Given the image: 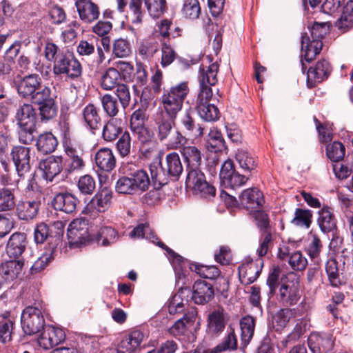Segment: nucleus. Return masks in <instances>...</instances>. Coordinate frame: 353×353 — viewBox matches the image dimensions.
Returning a JSON list of instances; mask_svg holds the SVG:
<instances>
[{"label":"nucleus","mask_w":353,"mask_h":353,"mask_svg":"<svg viewBox=\"0 0 353 353\" xmlns=\"http://www.w3.org/2000/svg\"><path fill=\"white\" fill-rule=\"evenodd\" d=\"M235 158L243 173L236 170L232 160L225 161L219 174L221 185L225 188L235 190L244 185L249 180L250 174L256 167L254 157L245 150H238Z\"/></svg>","instance_id":"1"},{"label":"nucleus","mask_w":353,"mask_h":353,"mask_svg":"<svg viewBox=\"0 0 353 353\" xmlns=\"http://www.w3.org/2000/svg\"><path fill=\"white\" fill-rule=\"evenodd\" d=\"M155 132L157 139L170 150H181L185 145L188 139L179 130H175V119L165 115L163 112L157 114L155 118Z\"/></svg>","instance_id":"2"},{"label":"nucleus","mask_w":353,"mask_h":353,"mask_svg":"<svg viewBox=\"0 0 353 353\" xmlns=\"http://www.w3.org/2000/svg\"><path fill=\"white\" fill-rule=\"evenodd\" d=\"M14 120L17 126L19 140L23 144H30L34 139L37 110L32 103H22L16 109Z\"/></svg>","instance_id":"3"},{"label":"nucleus","mask_w":353,"mask_h":353,"mask_svg":"<svg viewBox=\"0 0 353 353\" xmlns=\"http://www.w3.org/2000/svg\"><path fill=\"white\" fill-rule=\"evenodd\" d=\"M52 72L55 77L64 75L68 79L74 80L81 76L82 67L73 52L68 50L52 65Z\"/></svg>","instance_id":"4"},{"label":"nucleus","mask_w":353,"mask_h":353,"mask_svg":"<svg viewBox=\"0 0 353 353\" xmlns=\"http://www.w3.org/2000/svg\"><path fill=\"white\" fill-rule=\"evenodd\" d=\"M185 183L192 188L195 195L201 198L210 199L216 194V188L206 181L205 174L200 170H190L187 174Z\"/></svg>","instance_id":"5"},{"label":"nucleus","mask_w":353,"mask_h":353,"mask_svg":"<svg viewBox=\"0 0 353 353\" xmlns=\"http://www.w3.org/2000/svg\"><path fill=\"white\" fill-rule=\"evenodd\" d=\"M46 326L41 307L32 305L25 307L21 314V327L26 334H34Z\"/></svg>","instance_id":"6"},{"label":"nucleus","mask_w":353,"mask_h":353,"mask_svg":"<svg viewBox=\"0 0 353 353\" xmlns=\"http://www.w3.org/2000/svg\"><path fill=\"white\" fill-rule=\"evenodd\" d=\"M77 52L83 57H90L93 55L90 63L93 68H99L105 59L103 50L99 45V39L94 37L86 40H81L77 46Z\"/></svg>","instance_id":"7"},{"label":"nucleus","mask_w":353,"mask_h":353,"mask_svg":"<svg viewBox=\"0 0 353 353\" xmlns=\"http://www.w3.org/2000/svg\"><path fill=\"white\" fill-rule=\"evenodd\" d=\"M41 206V197L26 196L17 202L15 215L20 221H32L38 217Z\"/></svg>","instance_id":"8"},{"label":"nucleus","mask_w":353,"mask_h":353,"mask_svg":"<svg viewBox=\"0 0 353 353\" xmlns=\"http://www.w3.org/2000/svg\"><path fill=\"white\" fill-rule=\"evenodd\" d=\"M32 148L24 146H15L12 148L11 155L16 167L17 172L20 178L29 176L28 181L33 180L30 171V158Z\"/></svg>","instance_id":"9"},{"label":"nucleus","mask_w":353,"mask_h":353,"mask_svg":"<svg viewBox=\"0 0 353 353\" xmlns=\"http://www.w3.org/2000/svg\"><path fill=\"white\" fill-rule=\"evenodd\" d=\"M212 94L210 92L198 93L196 109L200 117L206 121H215L219 119L220 112L214 104L210 103Z\"/></svg>","instance_id":"10"},{"label":"nucleus","mask_w":353,"mask_h":353,"mask_svg":"<svg viewBox=\"0 0 353 353\" xmlns=\"http://www.w3.org/2000/svg\"><path fill=\"white\" fill-rule=\"evenodd\" d=\"M301 298L298 281H287L281 283L276 299L279 303L285 307L294 305Z\"/></svg>","instance_id":"11"},{"label":"nucleus","mask_w":353,"mask_h":353,"mask_svg":"<svg viewBox=\"0 0 353 353\" xmlns=\"http://www.w3.org/2000/svg\"><path fill=\"white\" fill-rule=\"evenodd\" d=\"M65 339L64 331L52 325H46L37 339L39 345L50 350L63 343Z\"/></svg>","instance_id":"12"},{"label":"nucleus","mask_w":353,"mask_h":353,"mask_svg":"<svg viewBox=\"0 0 353 353\" xmlns=\"http://www.w3.org/2000/svg\"><path fill=\"white\" fill-rule=\"evenodd\" d=\"M69 242L72 245H79L88 238V223L83 217L74 219L69 225L67 232Z\"/></svg>","instance_id":"13"},{"label":"nucleus","mask_w":353,"mask_h":353,"mask_svg":"<svg viewBox=\"0 0 353 353\" xmlns=\"http://www.w3.org/2000/svg\"><path fill=\"white\" fill-rule=\"evenodd\" d=\"M332 72V66L326 59L319 61L314 65L310 66L307 73V85L314 88L317 83L327 79Z\"/></svg>","instance_id":"14"},{"label":"nucleus","mask_w":353,"mask_h":353,"mask_svg":"<svg viewBox=\"0 0 353 353\" xmlns=\"http://www.w3.org/2000/svg\"><path fill=\"white\" fill-rule=\"evenodd\" d=\"M41 83L42 79L38 74H29L15 81L19 95L24 99H30Z\"/></svg>","instance_id":"15"},{"label":"nucleus","mask_w":353,"mask_h":353,"mask_svg":"<svg viewBox=\"0 0 353 353\" xmlns=\"http://www.w3.org/2000/svg\"><path fill=\"white\" fill-rule=\"evenodd\" d=\"M219 65L215 62L210 64L209 66L199 68V93L210 92L212 94L211 87L214 85L217 81V74Z\"/></svg>","instance_id":"16"},{"label":"nucleus","mask_w":353,"mask_h":353,"mask_svg":"<svg viewBox=\"0 0 353 353\" xmlns=\"http://www.w3.org/2000/svg\"><path fill=\"white\" fill-rule=\"evenodd\" d=\"M75 7L79 19L85 23H92L99 17V6L92 0H77Z\"/></svg>","instance_id":"17"},{"label":"nucleus","mask_w":353,"mask_h":353,"mask_svg":"<svg viewBox=\"0 0 353 353\" xmlns=\"http://www.w3.org/2000/svg\"><path fill=\"white\" fill-rule=\"evenodd\" d=\"M263 267V260L250 261L239 267V276L241 283L243 285H250L254 283L259 276Z\"/></svg>","instance_id":"18"},{"label":"nucleus","mask_w":353,"mask_h":353,"mask_svg":"<svg viewBox=\"0 0 353 353\" xmlns=\"http://www.w3.org/2000/svg\"><path fill=\"white\" fill-rule=\"evenodd\" d=\"M39 169L42 177L46 181H52L63 170V158L61 156H50L39 163Z\"/></svg>","instance_id":"19"},{"label":"nucleus","mask_w":353,"mask_h":353,"mask_svg":"<svg viewBox=\"0 0 353 353\" xmlns=\"http://www.w3.org/2000/svg\"><path fill=\"white\" fill-rule=\"evenodd\" d=\"M79 203L78 198L68 192L57 194L52 201V207L55 210L66 214L74 212Z\"/></svg>","instance_id":"20"},{"label":"nucleus","mask_w":353,"mask_h":353,"mask_svg":"<svg viewBox=\"0 0 353 353\" xmlns=\"http://www.w3.org/2000/svg\"><path fill=\"white\" fill-rule=\"evenodd\" d=\"M239 203L243 208L253 210L262 206L263 194L256 188L244 190L239 196Z\"/></svg>","instance_id":"21"},{"label":"nucleus","mask_w":353,"mask_h":353,"mask_svg":"<svg viewBox=\"0 0 353 353\" xmlns=\"http://www.w3.org/2000/svg\"><path fill=\"white\" fill-rule=\"evenodd\" d=\"M192 299L196 304L203 305L214 297V292L212 284L202 280L195 281L193 285Z\"/></svg>","instance_id":"22"},{"label":"nucleus","mask_w":353,"mask_h":353,"mask_svg":"<svg viewBox=\"0 0 353 353\" xmlns=\"http://www.w3.org/2000/svg\"><path fill=\"white\" fill-rule=\"evenodd\" d=\"M179 123L182 134L186 137L198 138L203 135V128L198 124L191 114L185 112L180 117Z\"/></svg>","instance_id":"23"},{"label":"nucleus","mask_w":353,"mask_h":353,"mask_svg":"<svg viewBox=\"0 0 353 353\" xmlns=\"http://www.w3.org/2000/svg\"><path fill=\"white\" fill-rule=\"evenodd\" d=\"M159 48V35L154 34L140 41L137 52L142 59L150 60L158 52Z\"/></svg>","instance_id":"24"},{"label":"nucleus","mask_w":353,"mask_h":353,"mask_svg":"<svg viewBox=\"0 0 353 353\" xmlns=\"http://www.w3.org/2000/svg\"><path fill=\"white\" fill-rule=\"evenodd\" d=\"M144 334L140 330H134L125 336L117 347L118 353H134L141 345Z\"/></svg>","instance_id":"25"},{"label":"nucleus","mask_w":353,"mask_h":353,"mask_svg":"<svg viewBox=\"0 0 353 353\" xmlns=\"http://www.w3.org/2000/svg\"><path fill=\"white\" fill-rule=\"evenodd\" d=\"M26 235L23 232L13 233L7 243L6 252L10 258L20 256L27 245Z\"/></svg>","instance_id":"26"},{"label":"nucleus","mask_w":353,"mask_h":353,"mask_svg":"<svg viewBox=\"0 0 353 353\" xmlns=\"http://www.w3.org/2000/svg\"><path fill=\"white\" fill-rule=\"evenodd\" d=\"M307 343L313 353H327L332 350L334 345L330 337L316 333L310 335Z\"/></svg>","instance_id":"27"},{"label":"nucleus","mask_w":353,"mask_h":353,"mask_svg":"<svg viewBox=\"0 0 353 353\" xmlns=\"http://www.w3.org/2000/svg\"><path fill=\"white\" fill-rule=\"evenodd\" d=\"M112 199V191L103 188L93 196L87 208H94L99 212H104L110 207Z\"/></svg>","instance_id":"28"},{"label":"nucleus","mask_w":353,"mask_h":353,"mask_svg":"<svg viewBox=\"0 0 353 353\" xmlns=\"http://www.w3.org/2000/svg\"><path fill=\"white\" fill-rule=\"evenodd\" d=\"M225 324L224 310L219 307L208 315L207 332L211 335L219 334L223 331Z\"/></svg>","instance_id":"29"},{"label":"nucleus","mask_w":353,"mask_h":353,"mask_svg":"<svg viewBox=\"0 0 353 353\" xmlns=\"http://www.w3.org/2000/svg\"><path fill=\"white\" fill-rule=\"evenodd\" d=\"M96 165L102 171L110 172L116 165V159L112 150L108 148L99 149L95 154Z\"/></svg>","instance_id":"30"},{"label":"nucleus","mask_w":353,"mask_h":353,"mask_svg":"<svg viewBox=\"0 0 353 353\" xmlns=\"http://www.w3.org/2000/svg\"><path fill=\"white\" fill-rule=\"evenodd\" d=\"M181 153L187 163L188 173L190 170H199L202 161L201 150L194 145H183L181 148Z\"/></svg>","instance_id":"31"},{"label":"nucleus","mask_w":353,"mask_h":353,"mask_svg":"<svg viewBox=\"0 0 353 353\" xmlns=\"http://www.w3.org/2000/svg\"><path fill=\"white\" fill-rule=\"evenodd\" d=\"M83 121L90 130L94 132L98 129L101 121L99 108L92 103H88L82 110Z\"/></svg>","instance_id":"32"},{"label":"nucleus","mask_w":353,"mask_h":353,"mask_svg":"<svg viewBox=\"0 0 353 353\" xmlns=\"http://www.w3.org/2000/svg\"><path fill=\"white\" fill-rule=\"evenodd\" d=\"M65 152L68 157L65 171L68 174H71L82 170L85 167V163L77 150L72 147H67Z\"/></svg>","instance_id":"33"},{"label":"nucleus","mask_w":353,"mask_h":353,"mask_svg":"<svg viewBox=\"0 0 353 353\" xmlns=\"http://www.w3.org/2000/svg\"><path fill=\"white\" fill-rule=\"evenodd\" d=\"M23 266L21 260H10L0 265V276L6 281L13 280L21 273Z\"/></svg>","instance_id":"34"},{"label":"nucleus","mask_w":353,"mask_h":353,"mask_svg":"<svg viewBox=\"0 0 353 353\" xmlns=\"http://www.w3.org/2000/svg\"><path fill=\"white\" fill-rule=\"evenodd\" d=\"M161 101L165 112L164 113L165 115L170 119H175L183 103L164 90L161 97Z\"/></svg>","instance_id":"35"},{"label":"nucleus","mask_w":353,"mask_h":353,"mask_svg":"<svg viewBox=\"0 0 353 353\" xmlns=\"http://www.w3.org/2000/svg\"><path fill=\"white\" fill-rule=\"evenodd\" d=\"M121 75L117 69L110 67L106 70L101 79V86L105 90H112L121 84Z\"/></svg>","instance_id":"36"},{"label":"nucleus","mask_w":353,"mask_h":353,"mask_svg":"<svg viewBox=\"0 0 353 353\" xmlns=\"http://www.w3.org/2000/svg\"><path fill=\"white\" fill-rule=\"evenodd\" d=\"M318 224L322 232L328 233L336 228V220L332 209L324 206L319 212Z\"/></svg>","instance_id":"37"},{"label":"nucleus","mask_w":353,"mask_h":353,"mask_svg":"<svg viewBox=\"0 0 353 353\" xmlns=\"http://www.w3.org/2000/svg\"><path fill=\"white\" fill-rule=\"evenodd\" d=\"M14 322L9 312H5L0 319V343L6 344L12 341Z\"/></svg>","instance_id":"38"},{"label":"nucleus","mask_w":353,"mask_h":353,"mask_svg":"<svg viewBox=\"0 0 353 353\" xmlns=\"http://www.w3.org/2000/svg\"><path fill=\"white\" fill-rule=\"evenodd\" d=\"M165 168L170 176L179 179L183 168L178 153L173 152L166 155Z\"/></svg>","instance_id":"39"},{"label":"nucleus","mask_w":353,"mask_h":353,"mask_svg":"<svg viewBox=\"0 0 353 353\" xmlns=\"http://www.w3.org/2000/svg\"><path fill=\"white\" fill-rule=\"evenodd\" d=\"M123 132L120 122L117 119H111L103 128L102 138L106 142H112Z\"/></svg>","instance_id":"40"},{"label":"nucleus","mask_w":353,"mask_h":353,"mask_svg":"<svg viewBox=\"0 0 353 353\" xmlns=\"http://www.w3.org/2000/svg\"><path fill=\"white\" fill-rule=\"evenodd\" d=\"M119 239L118 232L112 227H101L96 236V241L99 245L108 246L116 243Z\"/></svg>","instance_id":"41"},{"label":"nucleus","mask_w":353,"mask_h":353,"mask_svg":"<svg viewBox=\"0 0 353 353\" xmlns=\"http://www.w3.org/2000/svg\"><path fill=\"white\" fill-rule=\"evenodd\" d=\"M151 179L154 187L161 188L169 182V176L165 166H159L157 164L150 165Z\"/></svg>","instance_id":"42"},{"label":"nucleus","mask_w":353,"mask_h":353,"mask_svg":"<svg viewBox=\"0 0 353 353\" xmlns=\"http://www.w3.org/2000/svg\"><path fill=\"white\" fill-rule=\"evenodd\" d=\"M58 144L57 138L51 132H46L39 136L37 148L43 154H49L54 151Z\"/></svg>","instance_id":"43"},{"label":"nucleus","mask_w":353,"mask_h":353,"mask_svg":"<svg viewBox=\"0 0 353 353\" xmlns=\"http://www.w3.org/2000/svg\"><path fill=\"white\" fill-rule=\"evenodd\" d=\"M336 26L344 32L353 27V1H348L343 7L341 17L336 22Z\"/></svg>","instance_id":"44"},{"label":"nucleus","mask_w":353,"mask_h":353,"mask_svg":"<svg viewBox=\"0 0 353 353\" xmlns=\"http://www.w3.org/2000/svg\"><path fill=\"white\" fill-rule=\"evenodd\" d=\"M136 192L145 191L150 183V180L146 171L141 169L129 175Z\"/></svg>","instance_id":"45"},{"label":"nucleus","mask_w":353,"mask_h":353,"mask_svg":"<svg viewBox=\"0 0 353 353\" xmlns=\"http://www.w3.org/2000/svg\"><path fill=\"white\" fill-rule=\"evenodd\" d=\"M65 223L61 221H57L50 226L51 237H50V249L54 252L55 249L61 243L64 233Z\"/></svg>","instance_id":"46"},{"label":"nucleus","mask_w":353,"mask_h":353,"mask_svg":"<svg viewBox=\"0 0 353 353\" xmlns=\"http://www.w3.org/2000/svg\"><path fill=\"white\" fill-rule=\"evenodd\" d=\"M293 316L292 310L288 308L279 310L272 316V324L276 332H281Z\"/></svg>","instance_id":"47"},{"label":"nucleus","mask_w":353,"mask_h":353,"mask_svg":"<svg viewBox=\"0 0 353 353\" xmlns=\"http://www.w3.org/2000/svg\"><path fill=\"white\" fill-rule=\"evenodd\" d=\"M190 269L201 277L208 279H215L219 276L221 273L219 268L215 265H204L196 263H191Z\"/></svg>","instance_id":"48"},{"label":"nucleus","mask_w":353,"mask_h":353,"mask_svg":"<svg viewBox=\"0 0 353 353\" xmlns=\"http://www.w3.org/2000/svg\"><path fill=\"white\" fill-rule=\"evenodd\" d=\"M241 340L246 345L250 343L254 332L255 319L251 316L243 317L240 321Z\"/></svg>","instance_id":"49"},{"label":"nucleus","mask_w":353,"mask_h":353,"mask_svg":"<svg viewBox=\"0 0 353 353\" xmlns=\"http://www.w3.org/2000/svg\"><path fill=\"white\" fill-rule=\"evenodd\" d=\"M132 140L128 132H123L119 137L116 143V150L122 158L128 157L132 151Z\"/></svg>","instance_id":"50"},{"label":"nucleus","mask_w":353,"mask_h":353,"mask_svg":"<svg viewBox=\"0 0 353 353\" xmlns=\"http://www.w3.org/2000/svg\"><path fill=\"white\" fill-rule=\"evenodd\" d=\"M161 65L164 68L171 65L178 58L177 52L169 41H161Z\"/></svg>","instance_id":"51"},{"label":"nucleus","mask_w":353,"mask_h":353,"mask_svg":"<svg viewBox=\"0 0 353 353\" xmlns=\"http://www.w3.org/2000/svg\"><path fill=\"white\" fill-rule=\"evenodd\" d=\"M132 54V47L127 39L119 38L112 43V54L117 58H126Z\"/></svg>","instance_id":"52"},{"label":"nucleus","mask_w":353,"mask_h":353,"mask_svg":"<svg viewBox=\"0 0 353 353\" xmlns=\"http://www.w3.org/2000/svg\"><path fill=\"white\" fill-rule=\"evenodd\" d=\"M305 39H306L307 43L305 50L304 59L310 63L321 52L323 43L322 41H310L309 37L303 36L302 44H303Z\"/></svg>","instance_id":"53"},{"label":"nucleus","mask_w":353,"mask_h":353,"mask_svg":"<svg viewBox=\"0 0 353 353\" xmlns=\"http://www.w3.org/2000/svg\"><path fill=\"white\" fill-rule=\"evenodd\" d=\"M312 213L310 210L296 208L291 223L294 225L308 229L312 223Z\"/></svg>","instance_id":"54"},{"label":"nucleus","mask_w":353,"mask_h":353,"mask_svg":"<svg viewBox=\"0 0 353 353\" xmlns=\"http://www.w3.org/2000/svg\"><path fill=\"white\" fill-rule=\"evenodd\" d=\"M16 204L13 190L6 188L0 190V212L10 211Z\"/></svg>","instance_id":"55"},{"label":"nucleus","mask_w":353,"mask_h":353,"mask_svg":"<svg viewBox=\"0 0 353 353\" xmlns=\"http://www.w3.org/2000/svg\"><path fill=\"white\" fill-rule=\"evenodd\" d=\"M345 154L344 145L339 141H334L326 146V155L333 162L341 161Z\"/></svg>","instance_id":"56"},{"label":"nucleus","mask_w":353,"mask_h":353,"mask_svg":"<svg viewBox=\"0 0 353 353\" xmlns=\"http://www.w3.org/2000/svg\"><path fill=\"white\" fill-rule=\"evenodd\" d=\"M182 14L187 19H196L201 14L199 0H184L181 10Z\"/></svg>","instance_id":"57"},{"label":"nucleus","mask_w":353,"mask_h":353,"mask_svg":"<svg viewBox=\"0 0 353 353\" xmlns=\"http://www.w3.org/2000/svg\"><path fill=\"white\" fill-rule=\"evenodd\" d=\"M149 14L154 19L159 18L166 10L165 0H144Z\"/></svg>","instance_id":"58"},{"label":"nucleus","mask_w":353,"mask_h":353,"mask_svg":"<svg viewBox=\"0 0 353 353\" xmlns=\"http://www.w3.org/2000/svg\"><path fill=\"white\" fill-rule=\"evenodd\" d=\"M68 50H61L55 43L48 41L45 45L43 54L47 61L52 62L53 65H55L59 57L64 55Z\"/></svg>","instance_id":"59"},{"label":"nucleus","mask_w":353,"mask_h":353,"mask_svg":"<svg viewBox=\"0 0 353 353\" xmlns=\"http://www.w3.org/2000/svg\"><path fill=\"white\" fill-rule=\"evenodd\" d=\"M39 115L42 121H48L57 116L58 107L55 100L39 105Z\"/></svg>","instance_id":"60"},{"label":"nucleus","mask_w":353,"mask_h":353,"mask_svg":"<svg viewBox=\"0 0 353 353\" xmlns=\"http://www.w3.org/2000/svg\"><path fill=\"white\" fill-rule=\"evenodd\" d=\"M330 27L328 22H314L311 27H308L311 35L310 41H321L329 32Z\"/></svg>","instance_id":"61"},{"label":"nucleus","mask_w":353,"mask_h":353,"mask_svg":"<svg viewBox=\"0 0 353 353\" xmlns=\"http://www.w3.org/2000/svg\"><path fill=\"white\" fill-rule=\"evenodd\" d=\"M337 265V261L334 259H329L325 264V271L329 281L333 287H338L341 284Z\"/></svg>","instance_id":"62"},{"label":"nucleus","mask_w":353,"mask_h":353,"mask_svg":"<svg viewBox=\"0 0 353 353\" xmlns=\"http://www.w3.org/2000/svg\"><path fill=\"white\" fill-rule=\"evenodd\" d=\"M164 91L183 103L185 99L189 93L190 88L188 82H181L172 86L169 89H164Z\"/></svg>","instance_id":"63"},{"label":"nucleus","mask_w":353,"mask_h":353,"mask_svg":"<svg viewBox=\"0 0 353 353\" xmlns=\"http://www.w3.org/2000/svg\"><path fill=\"white\" fill-rule=\"evenodd\" d=\"M30 99L34 103L39 105L54 100V98L52 94L51 88L41 83V87L34 92Z\"/></svg>","instance_id":"64"}]
</instances>
